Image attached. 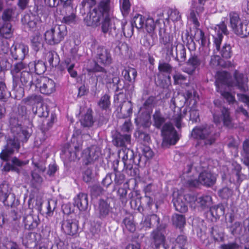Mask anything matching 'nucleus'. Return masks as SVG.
I'll use <instances>...</instances> for the list:
<instances>
[{
  "mask_svg": "<svg viewBox=\"0 0 249 249\" xmlns=\"http://www.w3.org/2000/svg\"><path fill=\"white\" fill-rule=\"evenodd\" d=\"M120 117L126 118L130 116L132 113V104L131 101H124L117 109Z\"/></svg>",
  "mask_w": 249,
  "mask_h": 249,
  "instance_id": "obj_28",
  "label": "nucleus"
},
{
  "mask_svg": "<svg viewBox=\"0 0 249 249\" xmlns=\"http://www.w3.org/2000/svg\"><path fill=\"white\" fill-rule=\"evenodd\" d=\"M61 229L66 234L73 236L78 232V224L72 219H64L62 222Z\"/></svg>",
  "mask_w": 249,
  "mask_h": 249,
  "instance_id": "obj_22",
  "label": "nucleus"
},
{
  "mask_svg": "<svg viewBox=\"0 0 249 249\" xmlns=\"http://www.w3.org/2000/svg\"><path fill=\"white\" fill-rule=\"evenodd\" d=\"M6 163L3 167V170L5 172L18 171L17 167H21L29 163V160L23 161L18 159L16 157H14L11 159V163L6 161Z\"/></svg>",
  "mask_w": 249,
  "mask_h": 249,
  "instance_id": "obj_24",
  "label": "nucleus"
},
{
  "mask_svg": "<svg viewBox=\"0 0 249 249\" xmlns=\"http://www.w3.org/2000/svg\"><path fill=\"white\" fill-rule=\"evenodd\" d=\"M11 95L4 83L0 82V100L5 101Z\"/></svg>",
  "mask_w": 249,
  "mask_h": 249,
  "instance_id": "obj_53",
  "label": "nucleus"
},
{
  "mask_svg": "<svg viewBox=\"0 0 249 249\" xmlns=\"http://www.w3.org/2000/svg\"><path fill=\"white\" fill-rule=\"evenodd\" d=\"M88 196L87 194L80 193L74 198V204L81 211H85L88 207Z\"/></svg>",
  "mask_w": 249,
  "mask_h": 249,
  "instance_id": "obj_25",
  "label": "nucleus"
},
{
  "mask_svg": "<svg viewBox=\"0 0 249 249\" xmlns=\"http://www.w3.org/2000/svg\"><path fill=\"white\" fill-rule=\"evenodd\" d=\"M204 64V61L201 56L191 53L186 62L187 66L182 68V71L189 75H192L196 71L199 70L200 66Z\"/></svg>",
  "mask_w": 249,
  "mask_h": 249,
  "instance_id": "obj_12",
  "label": "nucleus"
},
{
  "mask_svg": "<svg viewBox=\"0 0 249 249\" xmlns=\"http://www.w3.org/2000/svg\"><path fill=\"white\" fill-rule=\"evenodd\" d=\"M158 70L162 74H169L173 71V67L168 63L160 62L158 65Z\"/></svg>",
  "mask_w": 249,
  "mask_h": 249,
  "instance_id": "obj_47",
  "label": "nucleus"
},
{
  "mask_svg": "<svg viewBox=\"0 0 249 249\" xmlns=\"http://www.w3.org/2000/svg\"><path fill=\"white\" fill-rule=\"evenodd\" d=\"M120 6L123 15L127 14L130 7L129 0H120Z\"/></svg>",
  "mask_w": 249,
  "mask_h": 249,
  "instance_id": "obj_62",
  "label": "nucleus"
},
{
  "mask_svg": "<svg viewBox=\"0 0 249 249\" xmlns=\"http://www.w3.org/2000/svg\"><path fill=\"white\" fill-rule=\"evenodd\" d=\"M145 19V18L142 15L137 14L134 17L131 24L138 29H143Z\"/></svg>",
  "mask_w": 249,
  "mask_h": 249,
  "instance_id": "obj_44",
  "label": "nucleus"
},
{
  "mask_svg": "<svg viewBox=\"0 0 249 249\" xmlns=\"http://www.w3.org/2000/svg\"><path fill=\"white\" fill-rule=\"evenodd\" d=\"M133 27H134L131 24H127V22L125 20H120V23L119 24L118 26L120 31L118 35L122 32L125 37H130L133 34ZM117 36H117L116 38H117ZM113 38H115V37Z\"/></svg>",
  "mask_w": 249,
  "mask_h": 249,
  "instance_id": "obj_33",
  "label": "nucleus"
},
{
  "mask_svg": "<svg viewBox=\"0 0 249 249\" xmlns=\"http://www.w3.org/2000/svg\"><path fill=\"white\" fill-rule=\"evenodd\" d=\"M241 168H239L237 170H234L232 172L230 178V181L234 184H240L242 179L241 178Z\"/></svg>",
  "mask_w": 249,
  "mask_h": 249,
  "instance_id": "obj_52",
  "label": "nucleus"
},
{
  "mask_svg": "<svg viewBox=\"0 0 249 249\" xmlns=\"http://www.w3.org/2000/svg\"><path fill=\"white\" fill-rule=\"evenodd\" d=\"M234 77L235 80L234 86L241 91H246L248 89L247 85V79L243 73H239L235 71L234 73Z\"/></svg>",
  "mask_w": 249,
  "mask_h": 249,
  "instance_id": "obj_29",
  "label": "nucleus"
},
{
  "mask_svg": "<svg viewBox=\"0 0 249 249\" xmlns=\"http://www.w3.org/2000/svg\"><path fill=\"white\" fill-rule=\"evenodd\" d=\"M230 231L234 236H239L243 234L244 230L241 223L236 221L230 226Z\"/></svg>",
  "mask_w": 249,
  "mask_h": 249,
  "instance_id": "obj_45",
  "label": "nucleus"
},
{
  "mask_svg": "<svg viewBox=\"0 0 249 249\" xmlns=\"http://www.w3.org/2000/svg\"><path fill=\"white\" fill-rule=\"evenodd\" d=\"M64 65L71 76L73 78H75L77 75V71L73 69L75 66L74 63H71V60L68 59L65 60Z\"/></svg>",
  "mask_w": 249,
  "mask_h": 249,
  "instance_id": "obj_57",
  "label": "nucleus"
},
{
  "mask_svg": "<svg viewBox=\"0 0 249 249\" xmlns=\"http://www.w3.org/2000/svg\"><path fill=\"white\" fill-rule=\"evenodd\" d=\"M102 16L101 30L104 34H108L116 37L119 31L120 20L113 16V3L111 0H101L94 7Z\"/></svg>",
  "mask_w": 249,
  "mask_h": 249,
  "instance_id": "obj_3",
  "label": "nucleus"
},
{
  "mask_svg": "<svg viewBox=\"0 0 249 249\" xmlns=\"http://www.w3.org/2000/svg\"><path fill=\"white\" fill-rule=\"evenodd\" d=\"M101 155V148L97 145H92L82 152V158L85 164L93 163Z\"/></svg>",
  "mask_w": 249,
  "mask_h": 249,
  "instance_id": "obj_13",
  "label": "nucleus"
},
{
  "mask_svg": "<svg viewBox=\"0 0 249 249\" xmlns=\"http://www.w3.org/2000/svg\"><path fill=\"white\" fill-rule=\"evenodd\" d=\"M218 194L222 198L227 199L232 196L233 191L231 189L225 187L219 190Z\"/></svg>",
  "mask_w": 249,
  "mask_h": 249,
  "instance_id": "obj_60",
  "label": "nucleus"
},
{
  "mask_svg": "<svg viewBox=\"0 0 249 249\" xmlns=\"http://www.w3.org/2000/svg\"><path fill=\"white\" fill-rule=\"evenodd\" d=\"M63 3V11L65 14H62L64 17L62 22L67 25L75 24L77 22L76 10L73 8L72 0H60Z\"/></svg>",
  "mask_w": 249,
  "mask_h": 249,
  "instance_id": "obj_10",
  "label": "nucleus"
},
{
  "mask_svg": "<svg viewBox=\"0 0 249 249\" xmlns=\"http://www.w3.org/2000/svg\"><path fill=\"white\" fill-rule=\"evenodd\" d=\"M14 14L12 9H7L3 11L1 18H0V34L6 38L11 36L12 30L10 23Z\"/></svg>",
  "mask_w": 249,
  "mask_h": 249,
  "instance_id": "obj_9",
  "label": "nucleus"
},
{
  "mask_svg": "<svg viewBox=\"0 0 249 249\" xmlns=\"http://www.w3.org/2000/svg\"><path fill=\"white\" fill-rule=\"evenodd\" d=\"M130 135H122L120 133L117 134L113 140V143L115 146L122 147L126 146L130 143Z\"/></svg>",
  "mask_w": 249,
  "mask_h": 249,
  "instance_id": "obj_32",
  "label": "nucleus"
},
{
  "mask_svg": "<svg viewBox=\"0 0 249 249\" xmlns=\"http://www.w3.org/2000/svg\"><path fill=\"white\" fill-rule=\"evenodd\" d=\"M67 34V30L65 25H56L45 32V39L50 45H54L61 42Z\"/></svg>",
  "mask_w": 249,
  "mask_h": 249,
  "instance_id": "obj_8",
  "label": "nucleus"
},
{
  "mask_svg": "<svg viewBox=\"0 0 249 249\" xmlns=\"http://www.w3.org/2000/svg\"><path fill=\"white\" fill-rule=\"evenodd\" d=\"M212 202V197L209 195H202L197 198V204L202 209L209 208Z\"/></svg>",
  "mask_w": 249,
  "mask_h": 249,
  "instance_id": "obj_43",
  "label": "nucleus"
},
{
  "mask_svg": "<svg viewBox=\"0 0 249 249\" xmlns=\"http://www.w3.org/2000/svg\"><path fill=\"white\" fill-rule=\"evenodd\" d=\"M36 100L37 103L34 104L32 107V111L35 116L38 117L46 118L48 116L49 111L46 106L44 105L42 102V98L40 96H36L34 98V101Z\"/></svg>",
  "mask_w": 249,
  "mask_h": 249,
  "instance_id": "obj_19",
  "label": "nucleus"
},
{
  "mask_svg": "<svg viewBox=\"0 0 249 249\" xmlns=\"http://www.w3.org/2000/svg\"><path fill=\"white\" fill-rule=\"evenodd\" d=\"M46 60L52 67L56 66L60 62L59 55L54 51H50L47 53Z\"/></svg>",
  "mask_w": 249,
  "mask_h": 249,
  "instance_id": "obj_42",
  "label": "nucleus"
},
{
  "mask_svg": "<svg viewBox=\"0 0 249 249\" xmlns=\"http://www.w3.org/2000/svg\"><path fill=\"white\" fill-rule=\"evenodd\" d=\"M173 222L176 227L181 229L186 223L185 218L183 215L175 214L173 216Z\"/></svg>",
  "mask_w": 249,
  "mask_h": 249,
  "instance_id": "obj_48",
  "label": "nucleus"
},
{
  "mask_svg": "<svg viewBox=\"0 0 249 249\" xmlns=\"http://www.w3.org/2000/svg\"><path fill=\"white\" fill-rule=\"evenodd\" d=\"M170 108L171 112L166 117L163 116L160 109H156L153 115L154 126L158 129L161 128L162 146L174 145L179 140L173 125L169 123L165 124L166 119H169L173 121L176 127L179 128L181 127V120L187 111V109H184L182 114L180 108L176 106L175 99L173 98L170 101Z\"/></svg>",
  "mask_w": 249,
  "mask_h": 249,
  "instance_id": "obj_1",
  "label": "nucleus"
},
{
  "mask_svg": "<svg viewBox=\"0 0 249 249\" xmlns=\"http://www.w3.org/2000/svg\"><path fill=\"white\" fill-rule=\"evenodd\" d=\"M231 27L234 33L237 35L242 37L248 36L249 32V25L245 27L244 30H242L239 27L244 22L240 19L238 15L236 13H232L230 14Z\"/></svg>",
  "mask_w": 249,
  "mask_h": 249,
  "instance_id": "obj_14",
  "label": "nucleus"
},
{
  "mask_svg": "<svg viewBox=\"0 0 249 249\" xmlns=\"http://www.w3.org/2000/svg\"><path fill=\"white\" fill-rule=\"evenodd\" d=\"M155 100V97L153 96H150L146 100L143 104L141 109L144 108L149 113L154 107V102Z\"/></svg>",
  "mask_w": 249,
  "mask_h": 249,
  "instance_id": "obj_64",
  "label": "nucleus"
},
{
  "mask_svg": "<svg viewBox=\"0 0 249 249\" xmlns=\"http://www.w3.org/2000/svg\"><path fill=\"white\" fill-rule=\"evenodd\" d=\"M173 202L176 211L180 213H185L187 211L188 206L183 196L179 195L177 198H174L173 199Z\"/></svg>",
  "mask_w": 249,
  "mask_h": 249,
  "instance_id": "obj_30",
  "label": "nucleus"
},
{
  "mask_svg": "<svg viewBox=\"0 0 249 249\" xmlns=\"http://www.w3.org/2000/svg\"><path fill=\"white\" fill-rule=\"evenodd\" d=\"M159 34L160 42L164 46V49L166 50L167 53L173 55V44L170 36L164 31L162 33L161 29L160 30Z\"/></svg>",
  "mask_w": 249,
  "mask_h": 249,
  "instance_id": "obj_23",
  "label": "nucleus"
},
{
  "mask_svg": "<svg viewBox=\"0 0 249 249\" xmlns=\"http://www.w3.org/2000/svg\"><path fill=\"white\" fill-rule=\"evenodd\" d=\"M36 9L34 17L33 20L35 26L36 27L37 31L41 29V16L44 14L45 8L43 5L36 6L35 7Z\"/></svg>",
  "mask_w": 249,
  "mask_h": 249,
  "instance_id": "obj_36",
  "label": "nucleus"
},
{
  "mask_svg": "<svg viewBox=\"0 0 249 249\" xmlns=\"http://www.w3.org/2000/svg\"><path fill=\"white\" fill-rule=\"evenodd\" d=\"M229 73L225 71H218L216 74V82L222 84H227Z\"/></svg>",
  "mask_w": 249,
  "mask_h": 249,
  "instance_id": "obj_56",
  "label": "nucleus"
},
{
  "mask_svg": "<svg viewBox=\"0 0 249 249\" xmlns=\"http://www.w3.org/2000/svg\"><path fill=\"white\" fill-rule=\"evenodd\" d=\"M29 215L23 217V223L24 224L25 231H24V236L22 238V243L27 248L28 247L30 243H31V223L28 220Z\"/></svg>",
  "mask_w": 249,
  "mask_h": 249,
  "instance_id": "obj_27",
  "label": "nucleus"
},
{
  "mask_svg": "<svg viewBox=\"0 0 249 249\" xmlns=\"http://www.w3.org/2000/svg\"><path fill=\"white\" fill-rule=\"evenodd\" d=\"M176 55L175 60L178 62V66H181L186 59V53L185 46L182 44H178L176 45Z\"/></svg>",
  "mask_w": 249,
  "mask_h": 249,
  "instance_id": "obj_31",
  "label": "nucleus"
},
{
  "mask_svg": "<svg viewBox=\"0 0 249 249\" xmlns=\"http://www.w3.org/2000/svg\"><path fill=\"white\" fill-rule=\"evenodd\" d=\"M80 122L84 127H90L93 125L95 120L93 119L91 109H88L86 113L81 117Z\"/></svg>",
  "mask_w": 249,
  "mask_h": 249,
  "instance_id": "obj_37",
  "label": "nucleus"
},
{
  "mask_svg": "<svg viewBox=\"0 0 249 249\" xmlns=\"http://www.w3.org/2000/svg\"><path fill=\"white\" fill-rule=\"evenodd\" d=\"M13 122H17L16 119L10 120L11 132L12 137H10L7 140L6 144L0 153V159L3 161H8L10 158L15 152H18L20 148V141L26 142L30 135L26 130H23L21 125L18 123L15 124Z\"/></svg>",
  "mask_w": 249,
  "mask_h": 249,
  "instance_id": "obj_2",
  "label": "nucleus"
},
{
  "mask_svg": "<svg viewBox=\"0 0 249 249\" xmlns=\"http://www.w3.org/2000/svg\"><path fill=\"white\" fill-rule=\"evenodd\" d=\"M6 189H0V200H1L5 205L12 206L13 205V199L14 198V194H8L6 191Z\"/></svg>",
  "mask_w": 249,
  "mask_h": 249,
  "instance_id": "obj_39",
  "label": "nucleus"
},
{
  "mask_svg": "<svg viewBox=\"0 0 249 249\" xmlns=\"http://www.w3.org/2000/svg\"><path fill=\"white\" fill-rule=\"evenodd\" d=\"M216 179L214 175L210 172L204 171L199 174L198 179L188 180L187 184L190 187H196L200 184L206 186H211L215 183Z\"/></svg>",
  "mask_w": 249,
  "mask_h": 249,
  "instance_id": "obj_11",
  "label": "nucleus"
},
{
  "mask_svg": "<svg viewBox=\"0 0 249 249\" xmlns=\"http://www.w3.org/2000/svg\"><path fill=\"white\" fill-rule=\"evenodd\" d=\"M75 151H66L65 152V154L69 161L74 160L78 157V153L80 151L82 147V144L81 142L78 143L77 145L73 146Z\"/></svg>",
  "mask_w": 249,
  "mask_h": 249,
  "instance_id": "obj_40",
  "label": "nucleus"
},
{
  "mask_svg": "<svg viewBox=\"0 0 249 249\" xmlns=\"http://www.w3.org/2000/svg\"><path fill=\"white\" fill-rule=\"evenodd\" d=\"M192 136L202 141L205 145H211L215 142L218 134L213 125L205 124L195 127L192 130Z\"/></svg>",
  "mask_w": 249,
  "mask_h": 249,
  "instance_id": "obj_6",
  "label": "nucleus"
},
{
  "mask_svg": "<svg viewBox=\"0 0 249 249\" xmlns=\"http://www.w3.org/2000/svg\"><path fill=\"white\" fill-rule=\"evenodd\" d=\"M46 138L47 136L45 134V129H42L35 137L34 142L35 146H38L40 145L46 140Z\"/></svg>",
  "mask_w": 249,
  "mask_h": 249,
  "instance_id": "obj_63",
  "label": "nucleus"
},
{
  "mask_svg": "<svg viewBox=\"0 0 249 249\" xmlns=\"http://www.w3.org/2000/svg\"><path fill=\"white\" fill-rule=\"evenodd\" d=\"M118 156L124 163V170L125 172L131 177L136 176L139 172L137 167H133V164L141 166V163L143 165L145 163V161L142 162V157L140 155H135L132 150L125 147L119 151Z\"/></svg>",
  "mask_w": 249,
  "mask_h": 249,
  "instance_id": "obj_4",
  "label": "nucleus"
},
{
  "mask_svg": "<svg viewBox=\"0 0 249 249\" xmlns=\"http://www.w3.org/2000/svg\"><path fill=\"white\" fill-rule=\"evenodd\" d=\"M25 70H30L29 65L25 64L21 62L15 64L11 71V72L13 75V80H15L14 74L18 73L21 70L23 71Z\"/></svg>",
  "mask_w": 249,
  "mask_h": 249,
  "instance_id": "obj_50",
  "label": "nucleus"
},
{
  "mask_svg": "<svg viewBox=\"0 0 249 249\" xmlns=\"http://www.w3.org/2000/svg\"><path fill=\"white\" fill-rule=\"evenodd\" d=\"M173 77L175 85H181L187 80V76L179 72H176Z\"/></svg>",
  "mask_w": 249,
  "mask_h": 249,
  "instance_id": "obj_61",
  "label": "nucleus"
},
{
  "mask_svg": "<svg viewBox=\"0 0 249 249\" xmlns=\"http://www.w3.org/2000/svg\"><path fill=\"white\" fill-rule=\"evenodd\" d=\"M156 27V23L152 18H147L145 19L144 28L148 33H151L154 31Z\"/></svg>",
  "mask_w": 249,
  "mask_h": 249,
  "instance_id": "obj_58",
  "label": "nucleus"
},
{
  "mask_svg": "<svg viewBox=\"0 0 249 249\" xmlns=\"http://www.w3.org/2000/svg\"><path fill=\"white\" fill-rule=\"evenodd\" d=\"M41 40L40 34L37 32L36 36L32 39V49L37 52L42 47Z\"/></svg>",
  "mask_w": 249,
  "mask_h": 249,
  "instance_id": "obj_55",
  "label": "nucleus"
},
{
  "mask_svg": "<svg viewBox=\"0 0 249 249\" xmlns=\"http://www.w3.org/2000/svg\"><path fill=\"white\" fill-rule=\"evenodd\" d=\"M160 218L155 214L147 215L142 219L140 224L142 229H150L152 226L157 225L159 224Z\"/></svg>",
  "mask_w": 249,
  "mask_h": 249,
  "instance_id": "obj_26",
  "label": "nucleus"
},
{
  "mask_svg": "<svg viewBox=\"0 0 249 249\" xmlns=\"http://www.w3.org/2000/svg\"><path fill=\"white\" fill-rule=\"evenodd\" d=\"M97 80L101 82L103 84H110L112 83L114 86L116 87V91H118L120 89L119 83L120 79L119 77H112L111 73L106 70L103 72L99 73L96 75Z\"/></svg>",
  "mask_w": 249,
  "mask_h": 249,
  "instance_id": "obj_21",
  "label": "nucleus"
},
{
  "mask_svg": "<svg viewBox=\"0 0 249 249\" xmlns=\"http://www.w3.org/2000/svg\"><path fill=\"white\" fill-rule=\"evenodd\" d=\"M151 236L155 246L164 243L165 236L161 231L159 229L154 230L151 234Z\"/></svg>",
  "mask_w": 249,
  "mask_h": 249,
  "instance_id": "obj_41",
  "label": "nucleus"
},
{
  "mask_svg": "<svg viewBox=\"0 0 249 249\" xmlns=\"http://www.w3.org/2000/svg\"><path fill=\"white\" fill-rule=\"evenodd\" d=\"M97 211L98 217L101 219L103 220L111 216L113 208L110 205V200L108 199H100Z\"/></svg>",
  "mask_w": 249,
  "mask_h": 249,
  "instance_id": "obj_16",
  "label": "nucleus"
},
{
  "mask_svg": "<svg viewBox=\"0 0 249 249\" xmlns=\"http://www.w3.org/2000/svg\"><path fill=\"white\" fill-rule=\"evenodd\" d=\"M211 234L215 241L221 242L224 240L223 232L222 231H220L218 228L216 226L212 228Z\"/></svg>",
  "mask_w": 249,
  "mask_h": 249,
  "instance_id": "obj_46",
  "label": "nucleus"
},
{
  "mask_svg": "<svg viewBox=\"0 0 249 249\" xmlns=\"http://www.w3.org/2000/svg\"><path fill=\"white\" fill-rule=\"evenodd\" d=\"M214 33L212 35L213 38V44L215 47L216 50L220 52L221 56L225 59H229L232 56L233 53L231 46L225 43L221 49L220 45L223 38V34L228 35V31L226 24L222 21L220 24L215 26L214 28Z\"/></svg>",
  "mask_w": 249,
  "mask_h": 249,
  "instance_id": "obj_5",
  "label": "nucleus"
},
{
  "mask_svg": "<svg viewBox=\"0 0 249 249\" xmlns=\"http://www.w3.org/2000/svg\"><path fill=\"white\" fill-rule=\"evenodd\" d=\"M45 83L43 88L41 89V93L49 95L53 92L55 90V83L51 79L46 78Z\"/></svg>",
  "mask_w": 249,
  "mask_h": 249,
  "instance_id": "obj_38",
  "label": "nucleus"
},
{
  "mask_svg": "<svg viewBox=\"0 0 249 249\" xmlns=\"http://www.w3.org/2000/svg\"><path fill=\"white\" fill-rule=\"evenodd\" d=\"M122 74L126 81L134 83L137 75V71L134 68L127 67L122 71Z\"/></svg>",
  "mask_w": 249,
  "mask_h": 249,
  "instance_id": "obj_34",
  "label": "nucleus"
},
{
  "mask_svg": "<svg viewBox=\"0 0 249 249\" xmlns=\"http://www.w3.org/2000/svg\"><path fill=\"white\" fill-rule=\"evenodd\" d=\"M214 107L212 110L214 122L218 124L223 121L224 125L230 127L232 126L231 118L229 109L221 106V103L218 100L213 102Z\"/></svg>",
  "mask_w": 249,
  "mask_h": 249,
  "instance_id": "obj_7",
  "label": "nucleus"
},
{
  "mask_svg": "<svg viewBox=\"0 0 249 249\" xmlns=\"http://www.w3.org/2000/svg\"><path fill=\"white\" fill-rule=\"evenodd\" d=\"M46 78L39 75H32V87H35L36 91L41 93V89L44 86Z\"/></svg>",
  "mask_w": 249,
  "mask_h": 249,
  "instance_id": "obj_35",
  "label": "nucleus"
},
{
  "mask_svg": "<svg viewBox=\"0 0 249 249\" xmlns=\"http://www.w3.org/2000/svg\"><path fill=\"white\" fill-rule=\"evenodd\" d=\"M210 212L213 216L219 217L225 212V207L222 204H218L210 208Z\"/></svg>",
  "mask_w": 249,
  "mask_h": 249,
  "instance_id": "obj_51",
  "label": "nucleus"
},
{
  "mask_svg": "<svg viewBox=\"0 0 249 249\" xmlns=\"http://www.w3.org/2000/svg\"><path fill=\"white\" fill-rule=\"evenodd\" d=\"M196 102L195 101L193 106L190 108L189 110L190 112V120L192 122H196L199 120V115L198 109L196 108Z\"/></svg>",
  "mask_w": 249,
  "mask_h": 249,
  "instance_id": "obj_54",
  "label": "nucleus"
},
{
  "mask_svg": "<svg viewBox=\"0 0 249 249\" xmlns=\"http://www.w3.org/2000/svg\"><path fill=\"white\" fill-rule=\"evenodd\" d=\"M126 228L130 232H133L135 231V225L133 220L132 216L124 218L123 222Z\"/></svg>",
  "mask_w": 249,
  "mask_h": 249,
  "instance_id": "obj_59",
  "label": "nucleus"
},
{
  "mask_svg": "<svg viewBox=\"0 0 249 249\" xmlns=\"http://www.w3.org/2000/svg\"><path fill=\"white\" fill-rule=\"evenodd\" d=\"M11 56L15 60H22L29 52L28 47L21 44L12 46L11 50Z\"/></svg>",
  "mask_w": 249,
  "mask_h": 249,
  "instance_id": "obj_20",
  "label": "nucleus"
},
{
  "mask_svg": "<svg viewBox=\"0 0 249 249\" xmlns=\"http://www.w3.org/2000/svg\"><path fill=\"white\" fill-rule=\"evenodd\" d=\"M98 105L102 109H107L110 105V96L107 94H105L102 96L98 103Z\"/></svg>",
  "mask_w": 249,
  "mask_h": 249,
  "instance_id": "obj_49",
  "label": "nucleus"
},
{
  "mask_svg": "<svg viewBox=\"0 0 249 249\" xmlns=\"http://www.w3.org/2000/svg\"><path fill=\"white\" fill-rule=\"evenodd\" d=\"M34 171L32 172V187L37 188L42 182V178L40 175L46 170L45 162L40 161L37 162H32Z\"/></svg>",
  "mask_w": 249,
  "mask_h": 249,
  "instance_id": "obj_15",
  "label": "nucleus"
},
{
  "mask_svg": "<svg viewBox=\"0 0 249 249\" xmlns=\"http://www.w3.org/2000/svg\"><path fill=\"white\" fill-rule=\"evenodd\" d=\"M96 58L98 63L104 66L110 64L112 57L110 51L103 46H98L96 52Z\"/></svg>",
  "mask_w": 249,
  "mask_h": 249,
  "instance_id": "obj_18",
  "label": "nucleus"
},
{
  "mask_svg": "<svg viewBox=\"0 0 249 249\" xmlns=\"http://www.w3.org/2000/svg\"><path fill=\"white\" fill-rule=\"evenodd\" d=\"M102 18V15L94 8L88 13L84 19V22L87 26L95 28L100 24L102 25V22H101Z\"/></svg>",
  "mask_w": 249,
  "mask_h": 249,
  "instance_id": "obj_17",
  "label": "nucleus"
}]
</instances>
